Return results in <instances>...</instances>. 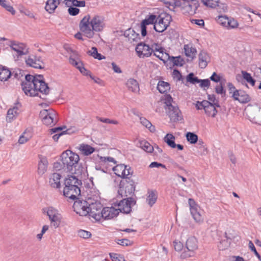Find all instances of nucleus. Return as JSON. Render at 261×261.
Returning a JSON list of instances; mask_svg holds the SVG:
<instances>
[{"label":"nucleus","mask_w":261,"mask_h":261,"mask_svg":"<svg viewBox=\"0 0 261 261\" xmlns=\"http://www.w3.org/2000/svg\"><path fill=\"white\" fill-rule=\"evenodd\" d=\"M105 27V17L100 14L86 15L79 23L81 32L88 38H92L95 32H102Z\"/></svg>","instance_id":"1"},{"label":"nucleus","mask_w":261,"mask_h":261,"mask_svg":"<svg viewBox=\"0 0 261 261\" xmlns=\"http://www.w3.org/2000/svg\"><path fill=\"white\" fill-rule=\"evenodd\" d=\"M22 89L28 96H35L40 92L47 95L49 93L50 89L43 81V75L34 76L30 74L25 75V81L21 83Z\"/></svg>","instance_id":"2"},{"label":"nucleus","mask_w":261,"mask_h":261,"mask_svg":"<svg viewBox=\"0 0 261 261\" xmlns=\"http://www.w3.org/2000/svg\"><path fill=\"white\" fill-rule=\"evenodd\" d=\"M90 192V196L88 198V215L96 221H99L103 208V205L99 201L100 193L98 190L92 189Z\"/></svg>","instance_id":"3"},{"label":"nucleus","mask_w":261,"mask_h":261,"mask_svg":"<svg viewBox=\"0 0 261 261\" xmlns=\"http://www.w3.org/2000/svg\"><path fill=\"white\" fill-rule=\"evenodd\" d=\"M161 102L164 105L163 107L171 122H176L183 120L182 113L174 99H161Z\"/></svg>","instance_id":"4"},{"label":"nucleus","mask_w":261,"mask_h":261,"mask_svg":"<svg viewBox=\"0 0 261 261\" xmlns=\"http://www.w3.org/2000/svg\"><path fill=\"white\" fill-rule=\"evenodd\" d=\"M208 99L209 100L197 101L195 107L197 110L203 109L207 116L214 118L218 113V109H220V106L217 99Z\"/></svg>","instance_id":"5"},{"label":"nucleus","mask_w":261,"mask_h":261,"mask_svg":"<svg viewBox=\"0 0 261 261\" xmlns=\"http://www.w3.org/2000/svg\"><path fill=\"white\" fill-rule=\"evenodd\" d=\"M61 157L63 168L68 171L73 172V168H75L80 160L79 155L70 150H67L62 153Z\"/></svg>","instance_id":"6"},{"label":"nucleus","mask_w":261,"mask_h":261,"mask_svg":"<svg viewBox=\"0 0 261 261\" xmlns=\"http://www.w3.org/2000/svg\"><path fill=\"white\" fill-rule=\"evenodd\" d=\"M135 189V182L130 177H127L120 181L118 193L122 197H132Z\"/></svg>","instance_id":"7"},{"label":"nucleus","mask_w":261,"mask_h":261,"mask_svg":"<svg viewBox=\"0 0 261 261\" xmlns=\"http://www.w3.org/2000/svg\"><path fill=\"white\" fill-rule=\"evenodd\" d=\"M43 212L48 217L50 224L55 228H57L60 225L62 216L59 210L53 206H48L43 209Z\"/></svg>","instance_id":"8"},{"label":"nucleus","mask_w":261,"mask_h":261,"mask_svg":"<svg viewBox=\"0 0 261 261\" xmlns=\"http://www.w3.org/2000/svg\"><path fill=\"white\" fill-rule=\"evenodd\" d=\"M171 21V15L167 13H161L156 16L155 23L153 25V28L156 32L162 33L168 28Z\"/></svg>","instance_id":"9"},{"label":"nucleus","mask_w":261,"mask_h":261,"mask_svg":"<svg viewBox=\"0 0 261 261\" xmlns=\"http://www.w3.org/2000/svg\"><path fill=\"white\" fill-rule=\"evenodd\" d=\"M198 249V241L195 237H189L186 242V249L181 253V258H187L194 256Z\"/></svg>","instance_id":"10"},{"label":"nucleus","mask_w":261,"mask_h":261,"mask_svg":"<svg viewBox=\"0 0 261 261\" xmlns=\"http://www.w3.org/2000/svg\"><path fill=\"white\" fill-rule=\"evenodd\" d=\"M39 116L43 123L46 125H54L58 121L56 112L52 109H43L40 111Z\"/></svg>","instance_id":"11"},{"label":"nucleus","mask_w":261,"mask_h":261,"mask_svg":"<svg viewBox=\"0 0 261 261\" xmlns=\"http://www.w3.org/2000/svg\"><path fill=\"white\" fill-rule=\"evenodd\" d=\"M136 204V201L133 197H124L120 201L113 203V205L118 207L119 212L129 214L132 211V207Z\"/></svg>","instance_id":"12"},{"label":"nucleus","mask_w":261,"mask_h":261,"mask_svg":"<svg viewBox=\"0 0 261 261\" xmlns=\"http://www.w3.org/2000/svg\"><path fill=\"white\" fill-rule=\"evenodd\" d=\"M10 47L13 51V55L16 61H18L20 58L29 53L27 45L22 43L12 41L10 44Z\"/></svg>","instance_id":"13"},{"label":"nucleus","mask_w":261,"mask_h":261,"mask_svg":"<svg viewBox=\"0 0 261 261\" xmlns=\"http://www.w3.org/2000/svg\"><path fill=\"white\" fill-rule=\"evenodd\" d=\"M180 7L184 13L193 15L199 7V3L198 1H181L180 2Z\"/></svg>","instance_id":"14"},{"label":"nucleus","mask_w":261,"mask_h":261,"mask_svg":"<svg viewBox=\"0 0 261 261\" xmlns=\"http://www.w3.org/2000/svg\"><path fill=\"white\" fill-rule=\"evenodd\" d=\"M113 170L115 174L120 177L126 179L127 177L131 178L133 171L130 167L124 164H119L113 168Z\"/></svg>","instance_id":"15"},{"label":"nucleus","mask_w":261,"mask_h":261,"mask_svg":"<svg viewBox=\"0 0 261 261\" xmlns=\"http://www.w3.org/2000/svg\"><path fill=\"white\" fill-rule=\"evenodd\" d=\"M76 199L73 205L74 211L80 216H87L88 214V200H83L77 198Z\"/></svg>","instance_id":"16"},{"label":"nucleus","mask_w":261,"mask_h":261,"mask_svg":"<svg viewBox=\"0 0 261 261\" xmlns=\"http://www.w3.org/2000/svg\"><path fill=\"white\" fill-rule=\"evenodd\" d=\"M63 194L66 197L74 200L81 194V190L80 187L76 185H65Z\"/></svg>","instance_id":"17"},{"label":"nucleus","mask_w":261,"mask_h":261,"mask_svg":"<svg viewBox=\"0 0 261 261\" xmlns=\"http://www.w3.org/2000/svg\"><path fill=\"white\" fill-rule=\"evenodd\" d=\"M137 55L140 58L150 57L152 53L151 47L144 43H139L135 48Z\"/></svg>","instance_id":"18"},{"label":"nucleus","mask_w":261,"mask_h":261,"mask_svg":"<svg viewBox=\"0 0 261 261\" xmlns=\"http://www.w3.org/2000/svg\"><path fill=\"white\" fill-rule=\"evenodd\" d=\"M189 203L190 206V212L194 219L197 223H201L203 222V218L199 212V207L195 203V201L190 198L189 199Z\"/></svg>","instance_id":"19"},{"label":"nucleus","mask_w":261,"mask_h":261,"mask_svg":"<svg viewBox=\"0 0 261 261\" xmlns=\"http://www.w3.org/2000/svg\"><path fill=\"white\" fill-rule=\"evenodd\" d=\"M119 213L118 208H115L113 206L103 207L100 215V219L101 218H103L105 220L112 219L117 217Z\"/></svg>","instance_id":"20"},{"label":"nucleus","mask_w":261,"mask_h":261,"mask_svg":"<svg viewBox=\"0 0 261 261\" xmlns=\"http://www.w3.org/2000/svg\"><path fill=\"white\" fill-rule=\"evenodd\" d=\"M156 15L151 14L147 16L145 19L143 20L141 23V35L145 36L147 34L146 25L149 24L155 25Z\"/></svg>","instance_id":"21"},{"label":"nucleus","mask_w":261,"mask_h":261,"mask_svg":"<svg viewBox=\"0 0 261 261\" xmlns=\"http://www.w3.org/2000/svg\"><path fill=\"white\" fill-rule=\"evenodd\" d=\"M25 63L27 65L35 68L42 69L43 68V62L34 56H29L26 59Z\"/></svg>","instance_id":"22"},{"label":"nucleus","mask_w":261,"mask_h":261,"mask_svg":"<svg viewBox=\"0 0 261 261\" xmlns=\"http://www.w3.org/2000/svg\"><path fill=\"white\" fill-rule=\"evenodd\" d=\"M18 106L20 107V105H19L18 103H17L16 106H14L12 108L9 109L8 110L6 118V120L7 122L11 123L16 118L18 114Z\"/></svg>","instance_id":"23"},{"label":"nucleus","mask_w":261,"mask_h":261,"mask_svg":"<svg viewBox=\"0 0 261 261\" xmlns=\"http://www.w3.org/2000/svg\"><path fill=\"white\" fill-rule=\"evenodd\" d=\"M199 66L202 69L205 68L208 62L210 61V58L207 53L204 51H201L198 56Z\"/></svg>","instance_id":"24"},{"label":"nucleus","mask_w":261,"mask_h":261,"mask_svg":"<svg viewBox=\"0 0 261 261\" xmlns=\"http://www.w3.org/2000/svg\"><path fill=\"white\" fill-rule=\"evenodd\" d=\"M61 175L58 173H54L50 175L49 177V184L54 188H58L60 187V179Z\"/></svg>","instance_id":"25"},{"label":"nucleus","mask_w":261,"mask_h":261,"mask_svg":"<svg viewBox=\"0 0 261 261\" xmlns=\"http://www.w3.org/2000/svg\"><path fill=\"white\" fill-rule=\"evenodd\" d=\"M39 159L38 173L42 175L46 171L48 163L47 158L45 156H39Z\"/></svg>","instance_id":"26"},{"label":"nucleus","mask_w":261,"mask_h":261,"mask_svg":"<svg viewBox=\"0 0 261 261\" xmlns=\"http://www.w3.org/2000/svg\"><path fill=\"white\" fill-rule=\"evenodd\" d=\"M184 52L185 55L192 61L196 56L197 50L195 47L193 46L192 44H188L184 45Z\"/></svg>","instance_id":"27"},{"label":"nucleus","mask_w":261,"mask_h":261,"mask_svg":"<svg viewBox=\"0 0 261 261\" xmlns=\"http://www.w3.org/2000/svg\"><path fill=\"white\" fill-rule=\"evenodd\" d=\"M78 149L81 151L82 154L86 156L91 154L95 151L94 147L84 143L80 144L78 147Z\"/></svg>","instance_id":"28"},{"label":"nucleus","mask_w":261,"mask_h":261,"mask_svg":"<svg viewBox=\"0 0 261 261\" xmlns=\"http://www.w3.org/2000/svg\"><path fill=\"white\" fill-rule=\"evenodd\" d=\"M59 4L60 2L57 3L56 0H47L45 4V9L48 13L52 14Z\"/></svg>","instance_id":"29"},{"label":"nucleus","mask_w":261,"mask_h":261,"mask_svg":"<svg viewBox=\"0 0 261 261\" xmlns=\"http://www.w3.org/2000/svg\"><path fill=\"white\" fill-rule=\"evenodd\" d=\"M126 86L128 89L133 92H137L139 91V84L136 80L133 79H129L127 81Z\"/></svg>","instance_id":"30"},{"label":"nucleus","mask_w":261,"mask_h":261,"mask_svg":"<svg viewBox=\"0 0 261 261\" xmlns=\"http://www.w3.org/2000/svg\"><path fill=\"white\" fill-rule=\"evenodd\" d=\"M146 201L150 206H152L156 201L158 196L155 191H149Z\"/></svg>","instance_id":"31"},{"label":"nucleus","mask_w":261,"mask_h":261,"mask_svg":"<svg viewBox=\"0 0 261 261\" xmlns=\"http://www.w3.org/2000/svg\"><path fill=\"white\" fill-rule=\"evenodd\" d=\"M165 49H163V50H160L157 52H154L153 53V55L156 57L158 58L161 61H163L164 63L167 62L170 59V56L169 55L168 53L165 51Z\"/></svg>","instance_id":"32"},{"label":"nucleus","mask_w":261,"mask_h":261,"mask_svg":"<svg viewBox=\"0 0 261 261\" xmlns=\"http://www.w3.org/2000/svg\"><path fill=\"white\" fill-rule=\"evenodd\" d=\"M65 185L73 186L76 185L79 187L81 185V181L79 180L74 176H68L65 180Z\"/></svg>","instance_id":"33"},{"label":"nucleus","mask_w":261,"mask_h":261,"mask_svg":"<svg viewBox=\"0 0 261 261\" xmlns=\"http://www.w3.org/2000/svg\"><path fill=\"white\" fill-rule=\"evenodd\" d=\"M164 141L172 148H175V137L172 134H167L163 139Z\"/></svg>","instance_id":"34"},{"label":"nucleus","mask_w":261,"mask_h":261,"mask_svg":"<svg viewBox=\"0 0 261 261\" xmlns=\"http://www.w3.org/2000/svg\"><path fill=\"white\" fill-rule=\"evenodd\" d=\"M11 72L4 67H0V80L6 81L11 76Z\"/></svg>","instance_id":"35"},{"label":"nucleus","mask_w":261,"mask_h":261,"mask_svg":"<svg viewBox=\"0 0 261 261\" xmlns=\"http://www.w3.org/2000/svg\"><path fill=\"white\" fill-rule=\"evenodd\" d=\"M157 89L161 93L167 92L170 89V85L164 81H159L157 86Z\"/></svg>","instance_id":"36"},{"label":"nucleus","mask_w":261,"mask_h":261,"mask_svg":"<svg viewBox=\"0 0 261 261\" xmlns=\"http://www.w3.org/2000/svg\"><path fill=\"white\" fill-rule=\"evenodd\" d=\"M141 123L146 128H148L149 131L151 133L155 132V126L152 125L151 122L147 120L145 118L141 117L140 118Z\"/></svg>","instance_id":"37"},{"label":"nucleus","mask_w":261,"mask_h":261,"mask_svg":"<svg viewBox=\"0 0 261 261\" xmlns=\"http://www.w3.org/2000/svg\"><path fill=\"white\" fill-rule=\"evenodd\" d=\"M88 54L94 59H97L99 60L106 58L105 56H101V54L98 53L97 49L95 47H92L91 49L88 51Z\"/></svg>","instance_id":"38"},{"label":"nucleus","mask_w":261,"mask_h":261,"mask_svg":"<svg viewBox=\"0 0 261 261\" xmlns=\"http://www.w3.org/2000/svg\"><path fill=\"white\" fill-rule=\"evenodd\" d=\"M241 73L243 79L245 80L248 83L250 84L252 86L255 85V80L252 77L250 73L245 71H242Z\"/></svg>","instance_id":"39"},{"label":"nucleus","mask_w":261,"mask_h":261,"mask_svg":"<svg viewBox=\"0 0 261 261\" xmlns=\"http://www.w3.org/2000/svg\"><path fill=\"white\" fill-rule=\"evenodd\" d=\"M169 60L172 61L174 65L177 66H182L185 63L184 59L180 56L176 57L170 56Z\"/></svg>","instance_id":"40"},{"label":"nucleus","mask_w":261,"mask_h":261,"mask_svg":"<svg viewBox=\"0 0 261 261\" xmlns=\"http://www.w3.org/2000/svg\"><path fill=\"white\" fill-rule=\"evenodd\" d=\"M204 5L212 8H216L219 4V0H201Z\"/></svg>","instance_id":"41"},{"label":"nucleus","mask_w":261,"mask_h":261,"mask_svg":"<svg viewBox=\"0 0 261 261\" xmlns=\"http://www.w3.org/2000/svg\"><path fill=\"white\" fill-rule=\"evenodd\" d=\"M141 147L147 152H152L153 150V147L147 141H143L140 143Z\"/></svg>","instance_id":"42"},{"label":"nucleus","mask_w":261,"mask_h":261,"mask_svg":"<svg viewBox=\"0 0 261 261\" xmlns=\"http://www.w3.org/2000/svg\"><path fill=\"white\" fill-rule=\"evenodd\" d=\"M186 138L191 144H195L198 141V136L193 133H187L186 134Z\"/></svg>","instance_id":"43"},{"label":"nucleus","mask_w":261,"mask_h":261,"mask_svg":"<svg viewBox=\"0 0 261 261\" xmlns=\"http://www.w3.org/2000/svg\"><path fill=\"white\" fill-rule=\"evenodd\" d=\"M216 19L218 23L226 28L228 20V17L226 15H219Z\"/></svg>","instance_id":"44"},{"label":"nucleus","mask_w":261,"mask_h":261,"mask_svg":"<svg viewBox=\"0 0 261 261\" xmlns=\"http://www.w3.org/2000/svg\"><path fill=\"white\" fill-rule=\"evenodd\" d=\"M23 71L22 70H20V69H17V70H16L15 71H14L12 75H13L15 79H16L18 80H20L22 82L23 81H25V75H23Z\"/></svg>","instance_id":"45"},{"label":"nucleus","mask_w":261,"mask_h":261,"mask_svg":"<svg viewBox=\"0 0 261 261\" xmlns=\"http://www.w3.org/2000/svg\"><path fill=\"white\" fill-rule=\"evenodd\" d=\"M69 63L76 67L79 70L83 66V63L79 59H75L71 56L69 59Z\"/></svg>","instance_id":"46"},{"label":"nucleus","mask_w":261,"mask_h":261,"mask_svg":"<svg viewBox=\"0 0 261 261\" xmlns=\"http://www.w3.org/2000/svg\"><path fill=\"white\" fill-rule=\"evenodd\" d=\"M227 24L226 28L228 29H236L238 28L239 25V23L237 20L234 19L233 18H229L228 22H227Z\"/></svg>","instance_id":"47"},{"label":"nucleus","mask_w":261,"mask_h":261,"mask_svg":"<svg viewBox=\"0 0 261 261\" xmlns=\"http://www.w3.org/2000/svg\"><path fill=\"white\" fill-rule=\"evenodd\" d=\"M115 242L120 245L122 246H129L133 244L132 241L126 239H116Z\"/></svg>","instance_id":"48"},{"label":"nucleus","mask_w":261,"mask_h":261,"mask_svg":"<svg viewBox=\"0 0 261 261\" xmlns=\"http://www.w3.org/2000/svg\"><path fill=\"white\" fill-rule=\"evenodd\" d=\"M109 255L112 261H124V258L120 254L115 253H110Z\"/></svg>","instance_id":"49"},{"label":"nucleus","mask_w":261,"mask_h":261,"mask_svg":"<svg viewBox=\"0 0 261 261\" xmlns=\"http://www.w3.org/2000/svg\"><path fill=\"white\" fill-rule=\"evenodd\" d=\"M77 234L80 237L85 239H88L91 237V233L90 232L83 229L79 230Z\"/></svg>","instance_id":"50"},{"label":"nucleus","mask_w":261,"mask_h":261,"mask_svg":"<svg viewBox=\"0 0 261 261\" xmlns=\"http://www.w3.org/2000/svg\"><path fill=\"white\" fill-rule=\"evenodd\" d=\"M187 81L193 84H195L196 83H199L200 82L199 80L197 77L194 76V74L193 73H190L187 75Z\"/></svg>","instance_id":"51"},{"label":"nucleus","mask_w":261,"mask_h":261,"mask_svg":"<svg viewBox=\"0 0 261 261\" xmlns=\"http://www.w3.org/2000/svg\"><path fill=\"white\" fill-rule=\"evenodd\" d=\"M66 127H57L50 129L49 133L52 135L54 134H60V133H63V135L66 134V131H63V129L65 128Z\"/></svg>","instance_id":"52"},{"label":"nucleus","mask_w":261,"mask_h":261,"mask_svg":"<svg viewBox=\"0 0 261 261\" xmlns=\"http://www.w3.org/2000/svg\"><path fill=\"white\" fill-rule=\"evenodd\" d=\"M253 123L258 124L261 125V110L260 109L258 110V113L256 115L252 118L251 120Z\"/></svg>","instance_id":"53"},{"label":"nucleus","mask_w":261,"mask_h":261,"mask_svg":"<svg viewBox=\"0 0 261 261\" xmlns=\"http://www.w3.org/2000/svg\"><path fill=\"white\" fill-rule=\"evenodd\" d=\"M97 119L100 121V122H102L103 123H109V124H118V122L117 120H111L108 118H104L101 117H98L97 118Z\"/></svg>","instance_id":"54"},{"label":"nucleus","mask_w":261,"mask_h":261,"mask_svg":"<svg viewBox=\"0 0 261 261\" xmlns=\"http://www.w3.org/2000/svg\"><path fill=\"white\" fill-rule=\"evenodd\" d=\"M248 245H249V247L250 249V250L254 252V253L255 254L256 256L258 258V259L259 260L261 261V256L256 251L255 247L253 243L252 242V241H250Z\"/></svg>","instance_id":"55"},{"label":"nucleus","mask_w":261,"mask_h":261,"mask_svg":"<svg viewBox=\"0 0 261 261\" xmlns=\"http://www.w3.org/2000/svg\"><path fill=\"white\" fill-rule=\"evenodd\" d=\"M216 92L218 94H222V96H224L225 95V90L224 89L222 82L220 83V84L217 85L215 88Z\"/></svg>","instance_id":"56"},{"label":"nucleus","mask_w":261,"mask_h":261,"mask_svg":"<svg viewBox=\"0 0 261 261\" xmlns=\"http://www.w3.org/2000/svg\"><path fill=\"white\" fill-rule=\"evenodd\" d=\"M227 87L229 93L232 94V96L233 98H237L235 97L234 93H236V91H238V90H236L234 86L231 83H228Z\"/></svg>","instance_id":"57"},{"label":"nucleus","mask_w":261,"mask_h":261,"mask_svg":"<svg viewBox=\"0 0 261 261\" xmlns=\"http://www.w3.org/2000/svg\"><path fill=\"white\" fill-rule=\"evenodd\" d=\"M173 245H174V249L176 251H181L183 247H184L182 243L177 240H175L173 242Z\"/></svg>","instance_id":"58"},{"label":"nucleus","mask_w":261,"mask_h":261,"mask_svg":"<svg viewBox=\"0 0 261 261\" xmlns=\"http://www.w3.org/2000/svg\"><path fill=\"white\" fill-rule=\"evenodd\" d=\"M4 8H5L6 10L10 12L12 15H14L15 14V11L13 9V7L8 5L7 4V2L4 3V4L2 6Z\"/></svg>","instance_id":"59"},{"label":"nucleus","mask_w":261,"mask_h":261,"mask_svg":"<svg viewBox=\"0 0 261 261\" xmlns=\"http://www.w3.org/2000/svg\"><path fill=\"white\" fill-rule=\"evenodd\" d=\"M152 53L157 52L160 50H163L164 48L162 47L160 44L157 43H153L151 45V47Z\"/></svg>","instance_id":"60"},{"label":"nucleus","mask_w":261,"mask_h":261,"mask_svg":"<svg viewBox=\"0 0 261 261\" xmlns=\"http://www.w3.org/2000/svg\"><path fill=\"white\" fill-rule=\"evenodd\" d=\"M68 12L70 15L76 16L80 13V10L78 8L70 7L68 8Z\"/></svg>","instance_id":"61"},{"label":"nucleus","mask_w":261,"mask_h":261,"mask_svg":"<svg viewBox=\"0 0 261 261\" xmlns=\"http://www.w3.org/2000/svg\"><path fill=\"white\" fill-rule=\"evenodd\" d=\"M73 6L78 7H84L86 6V2L84 0H73Z\"/></svg>","instance_id":"62"},{"label":"nucleus","mask_w":261,"mask_h":261,"mask_svg":"<svg viewBox=\"0 0 261 261\" xmlns=\"http://www.w3.org/2000/svg\"><path fill=\"white\" fill-rule=\"evenodd\" d=\"M25 133L24 132L22 135H21L18 140V142L19 144H22L26 143L28 141H29L30 137L28 136H25Z\"/></svg>","instance_id":"63"},{"label":"nucleus","mask_w":261,"mask_h":261,"mask_svg":"<svg viewBox=\"0 0 261 261\" xmlns=\"http://www.w3.org/2000/svg\"><path fill=\"white\" fill-rule=\"evenodd\" d=\"M218 11L221 12H225L227 10V6L226 5L224 4H218V5L217 6Z\"/></svg>","instance_id":"64"}]
</instances>
